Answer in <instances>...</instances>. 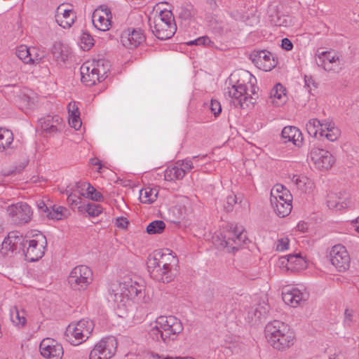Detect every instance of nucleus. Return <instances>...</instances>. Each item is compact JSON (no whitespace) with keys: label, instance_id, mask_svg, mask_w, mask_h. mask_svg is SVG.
I'll return each instance as SVG.
<instances>
[{"label":"nucleus","instance_id":"nucleus-1","mask_svg":"<svg viewBox=\"0 0 359 359\" xmlns=\"http://www.w3.org/2000/svg\"><path fill=\"white\" fill-rule=\"evenodd\" d=\"M168 253L157 252L154 256H149L147 260V269L150 276L158 282L168 283L174 280L175 275L170 266L177 262V257L172 255L169 249Z\"/></svg>","mask_w":359,"mask_h":359},{"label":"nucleus","instance_id":"nucleus-2","mask_svg":"<svg viewBox=\"0 0 359 359\" xmlns=\"http://www.w3.org/2000/svg\"><path fill=\"white\" fill-rule=\"evenodd\" d=\"M264 333L268 342L276 350L283 351L294 344V334L287 325L279 320L268 323Z\"/></svg>","mask_w":359,"mask_h":359},{"label":"nucleus","instance_id":"nucleus-3","mask_svg":"<svg viewBox=\"0 0 359 359\" xmlns=\"http://www.w3.org/2000/svg\"><path fill=\"white\" fill-rule=\"evenodd\" d=\"M149 334L151 338L157 341H163L168 343L175 340L177 334L183 330V325L180 320L173 316H159Z\"/></svg>","mask_w":359,"mask_h":359},{"label":"nucleus","instance_id":"nucleus-4","mask_svg":"<svg viewBox=\"0 0 359 359\" xmlns=\"http://www.w3.org/2000/svg\"><path fill=\"white\" fill-rule=\"evenodd\" d=\"M149 24L152 33L160 40L170 39L175 33L177 27L174 15L170 11H161L153 18H149Z\"/></svg>","mask_w":359,"mask_h":359},{"label":"nucleus","instance_id":"nucleus-5","mask_svg":"<svg viewBox=\"0 0 359 359\" xmlns=\"http://www.w3.org/2000/svg\"><path fill=\"white\" fill-rule=\"evenodd\" d=\"M213 243L218 248H226L229 252L234 253L248 241L246 233L239 231L237 226H230L219 235L212 237Z\"/></svg>","mask_w":359,"mask_h":359},{"label":"nucleus","instance_id":"nucleus-6","mask_svg":"<svg viewBox=\"0 0 359 359\" xmlns=\"http://www.w3.org/2000/svg\"><path fill=\"white\" fill-rule=\"evenodd\" d=\"M227 90L225 94L233 99V104L235 107L244 109L249 106V103L254 104L255 102L256 97L248 94V88L244 81L237 80Z\"/></svg>","mask_w":359,"mask_h":359},{"label":"nucleus","instance_id":"nucleus-7","mask_svg":"<svg viewBox=\"0 0 359 359\" xmlns=\"http://www.w3.org/2000/svg\"><path fill=\"white\" fill-rule=\"evenodd\" d=\"M71 288L74 290H84L93 281V272L86 265L74 267L67 278Z\"/></svg>","mask_w":359,"mask_h":359},{"label":"nucleus","instance_id":"nucleus-8","mask_svg":"<svg viewBox=\"0 0 359 359\" xmlns=\"http://www.w3.org/2000/svg\"><path fill=\"white\" fill-rule=\"evenodd\" d=\"M117 341L114 337H107L99 341L91 350L89 359H110L116 351Z\"/></svg>","mask_w":359,"mask_h":359},{"label":"nucleus","instance_id":"nucleus-9","mask_svg":"<svg viewBox=\"0 0 359 359\" xmlns=\"http://www.w3.org/2000/svg\"><path fill=\"white\" fill-rule=\"evenodd\" d=\"M6 211L11 222L18 226L28 223L32 215L30 206L24 202L9 205Z\"/></svg>","mask_w":359,"mask_h":359},{"label":"nucleus","instance_id":"nucleus-10","mask_svg":"<svg viewBox=\"0 0 359 359\" xmlns=\"http://www.w3.org/2000/svg\"><path fill=\"white\" fill-rule=\"evenodd\" d=\"M331 264L340 272H344L349 269L351 259L344 246L336 245L330 252Z\"/></svg>","mask_w":359,"mask_h":359},{"label":"nucleus","instance_id":"nucleus-11","mask_svg":"<svg viewBox=\"0 0 359 359\" xmlns=\"http://www.w3.org/2000/svg\"><path fill=\"white\" fill-rule=\"evenodd\" d=\"M80 70L81 81L88 86H94L97 81L101 82L107 78L105 70L95 68V66L90 68L86 64H83Z\"/></svg>","mask_w":359,"mask_h":359},{"label":"nucleus","instance_id":"nucleus-12","mask_svg":"<svg viewBox=\"0 0 359 359\" xmlns=\"http://www.w3.org/2000/svg\"><path fill=\"white\" fill-rule=\"evenodd\" d=\"M310 157L316 167L320 170H328L334 163V158L329 151L319 148H313Z\"/></svg>","mask_w":359,"mask_h":359},{"label":"nucleus","instance_id":"nucleus-13","mask_svg":"<svg viewBox=\"0 0 359 359\" xmlns=\"http://www.w3.org/2000/svg\"><path fill=\"white\" fill-rule=\"evenodd\" d=\"M145 39L141 29H128L122 33L121 41L125 47L132 49L140 46Z\"/></svg>","mask_w":359,"mask_h":359},{"label":"nucleus","instance_id":"nucleus-14","mask_svg":"<svg viewBox=\"0 0 359 359\" xmlns=\"http://www.w3.org/2000/svg\"><path fill=\"white\" fill-rule=\"evenodd\" d=\"M307 298L306 293L302 292L297 288H284L282 292L283 301L287 305L296 307Z\"/></svg>","mask_w":359,"mask_h":359},{"label":"nucleus","instance_id":"nucleus-15","mask_svg":"<svg viewBox=\"0 0 359 359\" xmlns=\"http://www.w3.org/2000/svg\"><path fill=\"white\" fill-rule=\"evenodd\" d=\"M50 54L57 64L65 63L72 55V50L68 46L56 41L50 48Z\"/></svg>","mask_w":359,"mask_h":359},{"label":"nucleus","instance_id":"nucleus-16","mask_svg":"<svg viewBox=\"0 0 359 359\" xmlns=\"http://www.w3.org/2000/svg\"><path fill=\"white\" fill-rule=\"evenodd\" d=\"M327 203L330 209H337L340 210L348 208L351 202L348 200V195L346 192H339L338 194H329Z\"/></svg>","mask_w":359,"mask_h":359},{"label":"nucleus","instance_id":"nucleus-17","mask_svg":"<svg viewBox=\"0 0 359 359\" xmlns=\"http://www.w3.org/2000/svg\"><path fill=\"white\" fill-rule=\"evenodd\" d=\"M285 88L280 83L276 84L270 91V95L268 103H271L275 106L283 105L287 101Z\"/></svg>","mask_w":359,"mask_h":359},{"label":"nucleus","instance_id":"nucleus-18","mask_svg":"<svg viewBox=\"0 0 359 359\" xmlns=\"http://www.w3.org/2000/svg\"><path fill=\"white\" fill-rule=\"evenodd\" d=\"M24 236L22 233L17 231H10L8 236L4 238L1 244V253L4 256H8L11 252V249L17 242L20 241H24Z\"/></svg>","mask_w":359,"mask_h":359},{"label":"nucleus","instance_id":"nucleus-19","mask_svg":"<svg viewBox=\"0 0 359 359\" xmlns=\"http://www.w3.org/2000/svg\"><path fill=\"white\" fill-rule=\"evenodd\" d=\"M281 136L285 142H292L295 146L301 147L303 137L301 131L294 126L284 127L281 132Z\"/></svg>","mask_w":359,"mask_h":359},{"label":"nucleus","instance_id":"nucleus-20","mask_svg":"<svg viewBox=\"0 0 359 359\" xmlns=\"http://www.w3.org/2000/svg\"><path fill=\"white\" fill-rule=\"evenodd\" d=\"M292 202V196L290 191L282 184H276L271 191V203Z\"/></svg>","mask_w":359,"mask_h":359},{"label":"nucleus","instance_id":"nucleus-21","mask_svg":"<svg viewBox=\"0 0 359 359\" xmlns=\"http://www.w3.org/2000/svg\"><path fill=\"white\" fill-rule=\"evenodd\" d=\"M144 291L143 285L138 284L136 281L125 282L122 287V293L128 299H135V298H140L142 296Z\"/></svg>","mask_w":359,"mask_h":359},{"label":"nucleus","instance_id":"nucleus-22","mask_svg":"<svg viewBox=\"0 0 359 359\" xmlns=\"http://www.w3.org/2000/svg\"><path fill=\"white\" fill-rule=\"evenodd\" d=\"M63 121L58 115L46 116V138L60 133L63 128Z\"/></svg>","mask_w":359,"mask_h":359},{"label":"nucleus","instance_id":"nucleus-23","mask_svg":"<svg viewBox=\"0 0 359 359\" xmlns=\"http://www.w3.org/2000/svg\"><path fill=\"white\" fill-rule=\"evenodd\" d=\"M62 346L53 339L46 337V359H62Z\"/></svg>","mask_w":359,"mask_h":359},{"label":"nucleus","instance_id":"nucleus-24","mask_svg":"<svg viewBox=\"0 0 359 359\" xmlns=\"http://www.w3.org/2000/svg\"><path fill=\"white\" fill-rule=\"evenodd\" d=\"M76 187L81 191L86 189L85 193H81L80 194L86 198H90L92 201H102L104 199L102 194L97 191L90 183L79 182L76 183Z\"/></svg>","mask_w":359,"mask_h":359},{"label":"nucleus","instance_id":"nucleus-25","mask_svg":"<svg viewBox=\"0 0 359 359\" xmlns=\"http://www.w3.org/2000/svg\"><path fill=\"white\" fill-rule=\"evenodd\" d=\"M45 251L39 248L38 241L32 239L29 241L28 247L26 248L25 256L29 262H35L41 258Z\"/></svg>","mask_w":359,"mask_h":359},{"label":"nucleus","instance_id":"nucleus-26","mask_svg":"<svg viewBox=\"0 0 359 359\" xmlns=\"http://www.w3.org/2000/svg\"><path fill=\"white\" fill-rule=\"evenodd\" d=\"M339 60V57L332 55L329 51H323L319 53L316 58V64L318 67H323L325 71L334 70L332 63Z\"/></svg>","mask_w":359,"mask_h":359},{"label":"nucleus","instance_id":"nucleus-27","mask_svg":"<svg viewBox=\"0 0 359 359\" xmlns=\"http://www.w3.org/2000/svg\"><path fill=\"white\" fill-rule=\"evenodd\" d=\"M15 54L20 60L26 64L39 63L43 57V56L38 57V55L33 57L30 48L25 45L18 46L16 49Z\"/></svg>","mask_w":359,"mask_h":359},{"label":"nucleus","instance_id":"nucleus-28","mask_svg":"<svg viewBox=\"0 0 359 359\" xmlns=\"http://www.w3.org/2000/svg\"><path fill=\"white\" fill-rule=\"evenodd\" d=\"M105 16L100 13L99 10H95L92 16V21L94 26L100 31H107L111 26V18L108 17L107 13L105 12Z\"/></svg>","mask_w":359,"mask_h":359},{"label":"nucleus","instance_id":"nucleus-29","mask_svg":"<svg viewBox=\"0 0 359 359\" xmlns=\"http://www.w3.org/2000/svg\"><path fill=\"white\" fill-rule=\"evenodd\" d=\"M251 57H253L252 62L259 63V62H262L263 60L264 62L267 63L266 65H264V67L265 68H268L269 70H270L272 67H274L276 66V62L274 59L273 58L271 60L272 54L265 50H262L259 51L255 52L252 55H251Z\"/></svg>","mask_w":359,"mask_h":359},{"label":"nucleus","instance_id":"nucleus-30","mask_svg":"<svg viewBox=\"0 0 359 359\" xmlns=\"http://www.w3.org/2000/svg\"><path fill=\"white\" fill-rule=\"evenodd\" d=\"M69 215V211L65 207L54 205L50 210L46 205V217L52 220H61L67 218Z\"/></svg>","mask_w":359,"mask_h":359},{"label":"nucleus","instance_id":"nucleus-31","mask_svg":"<svg viewBox=\"0 0 359 359\" xmlns=\"http://www.w3.org/2000/svg\"><path fill=\"white\" fill-rule=\"evenodd\" d=\"M74 325H69L65 332L67 340L72 345L77 346L85 341L86 336L83 333L77 332L73 329Z\"/></svg>","mask_w":359,"mask_h":359},{"label":"nucleus","instance_id":"nucleus-32","mask_svg":"<svg viewBox=\"0 0 359 359\" xmlns=\"http://www.w3.org/2000/svg\"><path fill=\"white\" fill-rule=\"evenodd\" d=\"M158 194V190L156 187L143 188L140 191L139 199L142 203L151 204L156 200Z\"/></svg>","mask_w":359,"mask_h":359},{"label":"nucleus","instance_id":"nucleus-33","mask_svg":"<svg viewBox=\"0 0 359 359\" xmlns=\"http://www.w3.org/2000/svg\"><path fill=\"white\" fill-rule=\"evenodd\" d=\"M290 259L289 271H297L307 267V262L299 254L288 255Z\"/></svg>","mask_w":359,"mask_h":359},{"label":"nucleus","instance_id":"nucleus-34","mask_svg":"<svg viewBox=\"0 0 359 359\" xmlns=\"http://www.w3.org/2000/svg\"><path fill=\"white\" fill-rule=\"evenodd\" d=\"M306 128L311 137H316L318 134L320 137L324 135L325 129L322 128L321 121L317 118L310 119L306 125Z\"/></svg>","mask_w":359,"mask_h":359},{"label":"nucleus","instance_id":"nucleus-35","mask_svg":"<svg viewBox=\"0 0 359 359\" xmlns=\"http://www.w3.org/2000/svg\"><path fill=\"white\" fill-rule=\"evenodd\" d=\"M186 175V170L184 168H180L177 166L171 168H168L165 170L164 178L167 181H173L182 180Z\"/></svg>","mask_w":359,"mask_h":359},{"label":"nucleus","instance_id":"nucleus-36","mask_svg":"<svg viewBox=\"0 0 359 359\" xmlns=\"http://www.w3.org/2000/svg\"><path fill=\"white\" fill-rule=\"evenodd\" d=\"M77 210L81 213L87 212L90 217H97L102 212V208L99 204L84 203L78 206Z\"/></svg>","mask_w":359,"mask_h":359},{"label":"nucleus","instance_id":"nucleus-37","mask_svg":"<svg viewBox=\"0 0 359 359\" xmlns=\"http://www.w3.org/2000/svg\"><path fill=\"white\" fill-rule=\"evenodd\" d=\"M205 19L208 23V27L215 34L218 36H222L225 32H227V29L224 30L222 22L217 20L212 15H208L205 17Z\"/></svg>","mask_w":359,"mask_h":359},{"label":"nucleus","instance_id":"nucleus-38","mask_svg":"<svg viewBox=\"0 0 359 359\" xmlns=\"http://www.w3.org/2000/svg\"><path fill=\"white\" fill-rule=\"evenodd\" d=\"M271 203L277 215L280 217H285L287 216L291 212L292 209V203H287L285 201Z\"/></svg>","mask_w":359,"mask_h":359},{"label":"nucleus","instance_id":"nucleus-39","mask_svg":"<svg viewBox=\"0 0 359 359\" xmlns=\"http://www.w3.org/2000/svg\"><path fill=\"white\" fill-rule=\"evenodd\" d=\"M13 141V137L11 130L0 128V151L9 147Z\"/></svg>","mask_w":359,"mask_h":359},{"label":"nucleus","instance_id":"nucleus-40","mask_svg":"<svg viewBox=\"0 0 359 359\" xmlns=\"http://www.w3.org/2000/svg\"><path fill=\"white\" fill-rule=\"evenodd\" d=\"M59 18H61L62 23H59L58 25L64 29H67L70 28L74 24L76 19V15L75 12L69 8L68 11H66L63 15H60Z\"/></svg>","mask_w":359,"mask_h":359},{"label":"nucleus","instance_id":"nucleus-41","mask_svg":"<svg viewBox=\"0 0 359 359\" xmlns=\"http://www.w3.org/2000/svg\"><path fill=\"white\" fill-rule=\"evenodd\" d=\"M165 229V224L162 220H154L150 222L147 226V232L149 234H159L163 232Z\"/></svg>","mask_w":359,"mask_h":359},{"label":"nucleus","instance_id":"nucleus-42","mask_svg":"<svg viewBox=\"0 0 359 359\" xmlns=\"http://www.w3.org/2000/svg\"><path fill=\"white\" fill-rule=\"evenodd\" d=\"M270 22L275 26L287 27L289 25L290 20L287 16L280 15L278 12L275 11L274 14L269 15Z\"/></svg>","mask_w":359,"mask_h":359},{"label":"nucleus","instance_id":"nucleus-43","mask_svg":"<svg viewBox=\"0 0 359 359\" xmlns=\"http://www.w3.org/2000/svg\"><path fill=\"white\" fill-rule=\"evenodd\" d=\"M11 320L16 325L24 326L26 323V318L23 312H20L17 307L11 309Z\"/></svg>","mask_w":359,"mask_h":359},{"label":"nucleus","instance_id":"nucleus-44","mask_svg":"<svg viewBox=\"0 0 359 359\" xmlns=\"http://www.w3.org/2000/svg\"><path fill=\"white\" fill-rule=\"evenodd\" d=\"M187 45H197V46H205L211 48H217L215 43L212 41L210 38L207 36L199 37L194 41H191L187 43Z\"/></svg>","mask_w":359,"mask_h":359},{"label":"nucleus","instance_id":"nucleus-45","mask_svg":"<svg viewBox=\"0 0 359 359\" xmlns=\"http://www.w3.org/2000/svg\"><path fill=\"white\" fill-rule=\"evenodd\" d=\"M79 329L86 331V335H90L94 328V323L92 320L88 319H81L75 323Z\"/></svg>","mask_w":359,"mask_h":359},{"label":"nucleus","instance_id":"nucleus-46","mask_svg":"<svg viewBox=\"0 0 359 359\" xmlns=\"http://www.w3.org/2000/svg\"><path fill=\"white\" fill-rule=\"evenodd\" d=\"M80 41L83 50H89L94 45L93 36L87 32H83L80 36Z\"/></svg>","mask_w":359,"mask_h":359},{"label":"nucleus","instance_id":"nucleus-47","mask_svg":"<svg viewBox=\"0 0 359 359\" xmlns=\"http://www.w3.org/2000/svg\"><path fill=\"white\" fill-rule=\"evenodd\" d=\"M194 15V6L191 4H187L182 6L179 13L180 18L183 20H189Z\"/></svg>","mask_w":359,"mask_h":359},{"label":"nucleus","instance_id":"nucleus-48","mask_svg":"<svg viewBox=\"0 0 359 359\" xmlns=\"http://www.w3.org/2000/svg\"><path fill=\"white\" fill-rule=\"evenodd\" d=\"M27 244H29V241L26 239V238H24V241H20L19 242H17L15 245H14L13 247L11 249L10 253H20V252H22L23 254H25L26 248H27Z\"/></svg>","mask_w":359,"mask_h":359},{"label":"nucleus","instance_id":"nucleus-49","mask_svg":"<svg viewBox=\"0 0 359 359\" xmlns=\"http://www.w3.org/2000/svg\"><path fill=\"white\" fill-rule=\"evenodd\" d=\"M67 201L73 210L76 208L77 209L79 205H83L84 203L82 198L80 196H76L74 194H71L68 196Z\"/></svg>","mask_w":359,"mask_h":359},{"label":"nucleus","instance_id":"nucleus-50","mask_svg":"<svg viewBox=\"0 0 359 359\" xmlns=\"http://www.w3.org/2000/svg\"><path fill=\"white\" fill-rule=\"evenodd\" d=\"M79 116L80 115H79V114L76 113L69 115V124L72 128H74L75 130H79L82 124Z\"/></svg>","mask_w":359,"mask_h":359},{"label":"nucleus","instance_id":"nucleus-51","mask_svg":"<svg viewBox=\"0 0 359 359\" xmlns=\"http://www.w3.org/2000/svg\"><path fill=\"white\" fill-rule=\"evenodd\" d=\"M255 308L257 309L259 313V315H257L258 318H262L269 313L270 307L266 303L263 302L262 304H257Z\"/></svg>","mask_w":359,"mask_h":359},{"label":"nucleus","instance_id":"nucleus-52","mask_svg":"<svg viewBox=\"0 0 359 359\" xmlns=\"http://www.w3.org/2000/svg\"><path fill=\"white\" fill-rule=\"evenodd\" d=\"M308 179L305 177H301L299 175H293L292 182L297 186L299 189H303L306 186V181Z\"/></svg>","mask_w":359,"mask_h":359},{"label":"nucleus","instance_id":"nucleus-53","mask_svg":"<svg viewBox=\"0 0 359 359\" xmlns=\"http://www.w3.org/2000/svg\"><path fill=\"white\" fill-rule=\"evenodd\" d=\"M237 202V198L236 195H229L226 197V201L224 205V210L229 212L233 210V205Z\"/></svg>","mask_w":359,"mask_h":359},{"label":"nucleus","instance_id":"nucleus-54","mask_svg":"<svg viewBox=\"0 0 359 359\" xmlns=\"http://www.w3.org/2000/svg\"><path fill=\"white\" fill-rule=\"evenodd\" d=\"M340 135L339 130L337 128H332L329 132L324 133V135L329 141L334 142L337 140Z\"/></svg>","mask_w":359,"mask_h":359},{"label":"nucleus","instance_id":"nucleus-55","mask_svg":"<svg viewBox=\"0 0 359 359\" xmlns=\"http://www.w3.org/2000/svg\"><path fill=\"white\" fill-rule=\"evenodd\" d=\"M67 5L65 4H61L60 6H57L56 11H55V22L59 23H62V20L60 19L61 18H59L60 15H63L64 13L66 12V11H68L69 8H66Z\"/></svg>","mask_w":359,"mask_h":359},{"label":"nucleus","instance_id":"nucleus-56","mask_svg":"<svg viewBox=\"0 0 359 359\" xmlns=\"http://www.w3.org/2000/svg\"><path fill=\"white\" fill-rule=\"evenodd\" d=\"M354 311L352 309H346L344 312V323L345 326L351 327L353 322Z\"/></svg>","mask_w":359,"mask_h":359},{"label":"nucleus","instance_id":"nucleus-57","mask_svg":"<svg viewBox=\"0 0 359 359\" xmlns=\"http://www.w3.org/2000/svg\"><path fill=\"white\" fill-rule=\"evenodd\" d=\"M305 86L308 88V91L311 93L312 89L318 87V83L315 82L311 76H304Z\"/></svg>","mask_w":359,"mask_h":359},{"label":"nucleus","instance_id":"nucleus-58","mask_svg":"<svg viewBox=\"0 0 359 359\" xmlns=\"http://www.w3.org/2000/svg\"><path fill=\"white\" fill-rule=\"evenodd\" d=\"M210 110L215 116H217L222 111V107L219 102L216 100H211Z\"/></svg>","mask_w":359,"mask_h":359},{"label":"nucleus","instance_id":"nucleus-59","mask_svg":"<svg viewBox=\"0 0 359 359\" xmlns=\"http://www.w3.org/2000/svg\"><path fill=\"white\" fill-rule=\"evenodd\" d=\"M259 313L257 309L255 307H252L248 312L247 318L249 320V322H255L256 323L257 320H261L262 318H258Z\"/></svg>","mask_w":359,"mask_h":359},{"label":"nucleus","instance_id":"nucleus-60","mask_svg":"<svg viewBox=\"0 0 359 359\" xmlns=\"http://www.w3.org/2000/svg\"><path fill=\"white\" fill-rule=\"evenodd\" d=\"M289 239L287 238H283L278 241L276 245V250L284 251L288 248Z\"/></svg>","mask_w":359,"mask_h":359},{"label":"nucleus","instance_id":"nucleus-61","mask_svg":"<svg viewBox=\"0 0 359 359\" xmlns=\"http://www.w3.org/2000/svg\"><path fill=\"white\" fill-rule=\"evenodd\" d=\"M110 64L109 61H107L104 59L99 60L97 62L96 66L95 68H99L100 69H104L106 72V76H107V73L109 71Z\"/></svg>","mask_w":359,"mask_h":359},{"label":"nucleus","instance_id":"nucleus-62","mask_svg":"<svg viewBox=\"0 0 359 359\" xmlns=\"http://www.w3.org/2000/svg\"><path fill=\"white\" fill-rule=\"evenodd\" d=\"M45 123V119L41 118L38 121V124L36 128V135L39 136L41 138L44 137L45 128H43V124Z\"/></svg>","mask_w":359,"mask_h":359},{"label":"nucleus","instance_id":"nucleus-63","mask_svg":"<svg viewBox=\"0 0 359 359\" xmlns=\"http://www.w3.org/2000/svg\"><path fill=\"white\" fill-rule=\"evenodd\" d=\"M25 166H26L25 164L22 163V164L19 165L18 166L15 167L12 170H9L7 172H5L4 173V175L6 176H9L11 175H16V174L20 173L24 170Z\"/></svg>","mask_w":359,"mask_h":359},{"label":"nucleus","instance_id":"nucleus-64","mask_svg":"<svg viewBox=\"0 0 359 359\" xmlns=\"http://www.w3.org/2000/svg\"><path fill=\"white\" fill-rule=\"evenodd\" d=\"M220 0H206L207 8L215 11L219 8Z\"/></svg>","mask_w":359,"mask_h":359}]
</instances>
